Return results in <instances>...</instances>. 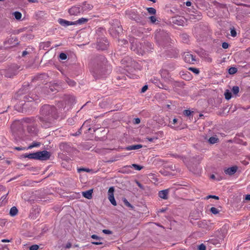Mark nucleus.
Masks as SVG:
<instances>
[{
  "label": "nucleus",
  "instance_id": "79ce46f5",
  "mask_svg": "<svg viewBox=\"0 0 250 250\" xmlns=\"http://www.w3.org/2000/svg\"><path fill=\"white\" fill-rule=\"evenodd\" d=\"M177 122V119L174 118L173 119L172 121L170 122L169 123L171 124L170 125H174Z\"/></svg>",
  "mask_w": 250,
  "mask_h": 250
},
{
  "label": "nucleus",
  "instance_id": "9b49d317",
  "mask_svg": "<svg viewBox=\"0 0 250 250\" xmlns=\"http://www.w3.org/2000/svg\"><path fill=\"white\" fill-rule=\"evenodd\" d=\"M93 8V6L90 4H88L86 2H84L83 3V5L82 7L81 8V10H82V12H84L85 11H89L91 9H92V8Z\"/></svg>",
  "mask_w": 250,
  "mask_h": 250
},
{
  "label": "nucleus",
  "instance_id": "4d7b16f0",
  "mask_svg": "<svg viewBox=\"0 0 250 250\" xmlns=\"http://www.w3.org/2000/svg\"><path fill=\"white\" fill-rule=\"evenodd\" d=\"M29 2H35L36 0H28Z\"/></svg>",
  "mask_w": 250,
  "mask_h": 250
},
{
  "label": "nucleus",
  "instance_id": "603ef678",
  "mask_svg": "<svg viewBox=\"0 0 250 250\" xmlns=\"http://www.w3.org/2000/svg\"><path fill=\"white\" fill-rule=\"evenodd\" d=\"M135 123L136 124H139L140 123V120L139 118L135 119Z\"/></svg>",
  "mask_w": 250,
  "mask_h": 250
},
{
  "label": "nucleus",
  "instance_id": "7ed1b4c3",
  "mask_svg": "<svg viewBox=\"0 0 250 250\" xmlns=\"http://www.w3.org/2000/svg\"><path fill=\"white\" fill-rule=\"evenodd\" d=\"M50 156V152L46 150L37 152V160L46 161L49 159Z\"/></svg>",
  "mask_w": 250,
  "mask_h": 250
},
{
  "label": "nucleus",
  "instance_id": "0eeeda50",
  "mask_svg": "<svg viewBox=\"0 0 250 250\" xmlns=\"http://www.w3.org/2000/svg\"><path fill=\"white\" fill-rule=\"evenodd\" d=\"M168 192L169 190L167 189L161 190L159 191L158 195L161 198L166 200L168 198Z\"/></svg>",
  "mask_w": 250,
  "mask_h": 250
},
{
  "label": "nucleus",
  "instance_id": "a211bd4d",
  "mask_svg": "<svg viewBox=\"0 0 250 250\" xmlns=\"http://www.w3.org/2000/svg\"><path fill=\"white\" fill-rule=\"evenodd\" d=\"M41 144L39 142H33L32 144H31L28 147V149H31L35 147H38L40 146Z\"/></svg>",
  "mask_w": 250,
  "mask_h": 250
},
{
  "label": "nucleus",
  "instance_id": "ddd939ff",
  "mask_svg": "<svg viewBox=\"0 0 250 250\" xmlns=\"http://www.w3.org/2000/svg\"><path fill=\"white\" fill-rule=\"evenodd\" d=\"M24 156L25 158H27L30 159L37 160V152L33 153L25 154Z\"/></svg>",
  "mask_w": 250,
  "mask_h": 250
},
{
  "label": "nucleus",
  "instance_id": "f257e3e1",
  "mask_svg": "<svg viewBox=\"0 0 250 250\" xmlns=\"http://www.w3.org/2000/svg\"><path fill=\"white\" fill-rule=\"evenodd\" d=\"M40 121L42 126L47 128L50 126L52 121L55 118L56 114V108L50 105H44L41 109Z\"/></svg>",
  "mask_w": 250,
  "mask_h": 250
},
{
  "label": "nucleus",
  "instance_id": "f8f14e48",
  "mask_svg": "<svg viewBox=\"0 0 250 250\" xmlns=\"http://www.w3.org/2000/svg\"><path fill=\"white\" fill-rule=\"evenodd\" d=\"M142 147V146L141 145H135L129 146L126 147L125 149L126 150H135L138 149Z\"/></svg>",
  "mask_w": 250,
  "mask_h": 250
},
{
  "label": "nucleus",
  "instance_id": "9d476101",
  "mask_svg": "<svg viewBox=\"0 0 250 250\" xmlns=\"http://www.w3.org/2000/svg\"><path fill=\"white\" fill-rule=\"evenodd\" d=\"M93 189H91L82 192L83 196L86 199H91L92 197Z\"/></svg>",
  "mask_w": 250,
  "mask_h": 250
},
{
  "label": "nucleus",
  "instance_id": "cd10ccee",
  "mask_svg": "<svg viewBox=\"0 0 250 250\" xmlns=\"http://www.w3.org/2000/svg\"><path fill=\"white\" fill-rule=\"evenodd\" d=\"M158 139V137L156 136H154L152 137H147L146 138V139L150 142H154Z\"/></svg>",
  "mask_w": 250,
  "mask_h": 250
},
{
  "label": "nucleus",
  "instance_id": "a18cd8bd",
  "mask_svg": "<svg viewBox=\"0 0 250 250\" xmlns=\"http://www.w3.org/2000/svg\"><path fill=\"white\" fill-rule=\"evenodd\" d=\"M15 149L20 151V150H25V148L22 147H15Z\"/></svg>",
  "mask_w": 250,
  "mask_h": 250
},
{
  "label": "nucleus",
  "instance_id": "864d4df0",
  "mask_svg": "<svg viewBox=\"0 0 250 250\" xmlns=\"http://www.w3.org/2000/svg\"><path fill=\"white\" fill-rule=\"evenodd\" d=\"M71 244L70 243H68L66 245V248H67V249L70 248L71 247Z\"/></svg>",
  "mask_w": 250,
  "mask_h": 250
},
{
  "label": "nucleus",
  "instance_id": "052dcab7",
  "mask_svg": "<svg viewBox=\"0 0 250 250\" xmlns=\"http://www.w3.org/2000/svg\"><path fill=\"white\" fill-rule=\"evenodd\" d=\"M32 100H36V99L32 98Z\"/></svg>",
  "mask_w": 250,
  "mask_h": 250
},
{
  "label": "nucleus",
  "instance_id": "4be33fe9",
  "mask_svg": "<svg viewBox=\"0 0 250 250\" xmlns=\"http://www.w3.org/2000/svg\"><path fill=\"white\" fill-rule=\"evenodd\" d=\"M225 98L227 100H229L231 98V93L229 90H227L225 93Z\"/></svg>",
  "mask_w": 250,
  "mask_h": 250
},
{
  "label": "nucleus",
  "instance_id": "6ab92c4d",
  "mask_svg": "<svg viewBox=\"0 0 250 250\" xmlns=\"http://www.w3.org/2000/svg\"><path fill=\"white\" fill-rule=\"evenodd\" d=\"M109 201L110 202V203L113 205V206H116L117 205V203H116V202L115 200V198H114V196H108V197Z\"/></svg>",
  "mask_w": 250,
  "mask_h": 250
},
{
  "label": "nucleus",
  "instance_id": "5701e85b",
  "mask_svg": "<svg viewBox=\"0 0 250 250\" xmlns=\"http://www.w3.org/2000/svg\"><path fill=\"white\" fill-rule=\"evenodd\" d=\"M237 71V69L236 67H232L229 68V73L230 74H234Z\"/></svg>",
  "mask_w": 250,
  "mask_h": 250
},
{
  "label": "nucleus",
  "instance_id": "de8ad7c7",
  "mask_svg": "<svg viewBox=\"0 0 250 250\" xmlns=\"http://www.w3.org/2000/svg\"><path fill=\"white\" fill-rule=\"evenodd\" d=\"M186 4L187 6H190L191 5V2L189 1H188L186 2Z\"/></svg>",
  "mask_w": 250,
  "mask_h": 250
},
{
  "label": "nucleus",
  "instance_id": "ea45409f",
  "mask_svg": "<svg viewBox=\"0 0 250 250\" xmlns=\"http://www.w3.org/2000/svg\"><path fill=\"white\" fill-rule=\"evenodd\" d=\"M222 46L224 49H227L229 47V44L227 42H224L222 43Z\"/></svg>",
  "mask_w": 250,
  "mask_h": 250
},
{
  "label": "nucleus",
  "instance_id": "680f3d73",
  "mask_svg": "<svg viewBox=\"0 0 250 250\" xmlns=\"http://www.w3.org/2000/svg\"><path fill=\"white\" fill-rule=\"evenodd\" d=\"M161 211L163 212V211H164V210L162 209V211Z\"/></svg>",
  "mask_w": 250,
  "mask_h": 250
},
{
  "label": "nucleus",
  "instance_id": "f3484780",
  "mask_svg": "<svg viewBox=\"0 0 250 250\" xmlns=\"http://www.w3.org/2000/svg\"><path fill=\"white\" fill-rule=\"evenodd\" d=\"M127 167H133L136 170H140L142 169H143V167L138 165H137V164H132L131 166H129Z\"/></svg>",
  "mask_w": 250,
  "mask_h": 250
},
{
  "label": "nucleus",
  "instance_id": "bb28decb",
  "mask_svg": "<svg viewBox=\"0 0 250 250\" xmlns=\"http://www.w3.org/2000/svg\"><path fill=\"white\" fill-rule=\"evenodd\" d=\"M114 188L113 187H110L108 191V196H114Z\"/></svg>",
  "mask_w": 250,
  "mask_h": 250
},
{
  "label": "nucleus",
  "instance_id": "1a4fd4ad",
  "mask_svg": "<svg viewBox=\"0 0 250 250\" xmlns=\"http://www.w3.org/2000/svg\"><path fill=\"white\" fill-rule=\"evenodd\" d=\"M104 42H105L104 43H103L101 42H98L97 43V49L102 50H105L107 48V46L108 45V42L106 40H104Z\"/></svg>",
  "mask_w": 250,
  "mask_h": 250
},
{
  "label": "nucleus",
  "instance_id": "6e6d98bb",
  "mask_svg": "<svg viewBox=\"0 0 250 250\" xmlns=\"http://www.w3.org/2000/svg\"><path fill=\"white\" fill-rule=\"evenodd\" d=\"M27 52L26 51H24L23 52H22V56H24V55H25L26 54H27Z\"/></svg>",
  "mask_w": 250,
  "mask_h": 250
},
{
  "label": "nucleus",
  "instance_id": "a878e982",
  "mask_svg": "<svg viewBox=\"0 0 250 250\" xmlns=\"http://www.w3.org/2000/svg\"><path fill=\"white\" fill-rule=\"evenodd\" d=\"M232 91L234 94H237L239 92V87L237 86H235L232 87Z\"/></svg>",
  "mask_w": 250,
  "mask_h": 250
},
{
  "label": "nucleus",
  "instance_id": "b1692460",
  "mask_svg": "<svg viewBox=\"0 0 250 250\" xmlns=\"http://www.w3.org/2000/svg\"><path fill=\"white\" fill-rule=\"evenodd\" d=\"M67 83L71 86L75 85L76 83L73 80H70L69 78H67L66 80Z\"/></svg>",
  "mask_w": 250,
  "mask_h": 250
},
{
  "label": "nucleus",
  "instance_id": "f03ea898",
  "mask_svg": "<svg viewBox=\"0 0 250 250\" xmlns=\"http://www.w3.org/2000/svg\"><path fill=\"white\" fill-rule=\"evenodd\" d=\"M97 66H95V71L97 73L104 74V70L108 68L106 65L107 60L104 56H100L96 59ZM110 67V66H109Z\"/></svg>",
  "mask_w": 250,
  "mask_h": 250
},
{
  "label": "nucleus",
  "instance_id": "6e6552de",
  "mask_svg": "<svg viewBox=\"0 0 250 250\" xmlns=\"http://www.w3.org/2000/svg\"><path fill=\"white\" fill-rule=\"evenodd\" d=\"M237 170V167L234 166L225 170V173L229 175L234 174Z\"/></svg>",
  "mask_w": 250,
  "mask_h": 250
},
{
  "label": "nucleus",
  "instance_id": "5fc2aeb1",
  "mask_svg": "<svg viewBox=\"0 0 250 250\" xmlns=\"http://www.w3.org/2000/svg\"><path fill=\"white\" fill-rule=\"evenodd\" d=\"M166 73H167V70H163L162 72L161 75H162V76H163L164 74H166Z\"/></svg>",
  "mask_w": 250,
  "mask_h": 250
},
{
  "label": "nucleus",
  "instance_id": "2eb2a0df",
  "mask_svg": "<svg viewBox=\"0 0 250 250\" xmlns=\"http://www.w3.org/2000/svg\"><path fill=\"white\" fill-rule=\"evenodd\" d=\"M210 144H214L219 141V139L216 137H211L208 140Z\"/></svg>",
  "mask_w": 250,
  "mask_h": 250
},
{
  "label": "nucleus",
  "instance_id": "dca6fc26",
  "mask_svg": "<svg viewBox=\"0 0 250 250\" xmlns=\"http://www.w3.org/2000/svg\"><path fill=\"white\" fill-rule=\"evenodd\" d=\"M18 209L15 207H13L11 208L10 210V214L12 216H15L18 213Z\"/></svg>",
  "mask_w": 250,
  "mask_h": 250
},
{
  "label": "nucleus",
  "instance_id": "c756f323",
  "mask_svg": "<svg viewBox=\"0 0 250 250\" xmlns=\"http://www.w3.org/2000/svg\"><path fill=\"white\" fill-rule=\"evenodd\" d=\"M59 57H60V59H61L62 60H64L67 59V55L66 54H65L64 53H61L60 54Z\"/></svg>",
  "mask_w": 250,
  "mask_h": 250
},
{
  "label": "nucleus",
  "instance_id": "3c124183",
  "mask_svg": "<svg viewBox=\"0 0 250 250\" xmlns=\"http://www.w3.org/2000/svg\"><path fill=\"white\" fill-rule=\"evenodd\" d=\"M1 242L5 243V242H10V240L8 239H2L1 240Z\"/></svg>",
  "mask_w": 250,
  "mask_h": 250
},
{
  "label": "nucleus",
  "instance_id": "f704fd0d",
  "mask_svg": "<svg viewBox=\"0 0 250 250\" xmlns=\"http://www.w3.org/2000/svg\"><path fill=\"white\" fill-rule=\"evenodd\" d=\"M149 18L152 23H155L157 21V19L155 16H150Z\"/></svg>",
  "mask_w": 250,
  "mask_h": 250
},
{
  "label": "nucleus",
  "instance_id": "20e7f679",
  "mask_svg": "<svg viewBox=\"0 0 250 250\" xmlns=\"http://www.w3.org/2000/svg\"><path fill=\"white\" fill-rule=\"evenodd\" d=\"M183 58L185 62L193 64L195 62V57L189 52H185L183 55Z\"/></svg>",
  "mask_w": 250,
  "mask_h": 250
},
{
  "label": "nucleus",
  "instance_id": "e433bc0d",
  "mask_svg": "<svg viewBox=\"0 0 250 250\" xmlns=\"http://www.w3.org/2000/svg\"><path fill=\"white\" fill-rule=\"evenodd\" d=\"M90 171V170L89 169H88V168H80L78 169V171L79 172L85 171V172H88Z\"/></svg>",
  "mask_w": 250,
  "mask_h": 250
},
{
  "label": "nucleus",
  "instance_id": "c85d7f7f",
  "mask_svg": "<svg viewBox=\"0 0 250 250\" xmlns=\"http://www.w3.org/2000/svg\"><path fill=\"white\" fill-rule=\"evenodd\" d=\"M188 69L193 72V73H194L195 74H198L199 73V69L196 68L189 67Z\"/></svg>",
  "mask_w": 250,
  "mask_h": 250
},
{
  "label": "nucleus",
  "instance_id": "58836bf2",
  "mask_svg": "<svg viewBox=\"0 0 250 250\" xmlns=\"http://www.w3.org/2000/svg\"><path fill=\"white\" fill-rule=\"evenodd\" d=\"M103 232L106 234H111L112 233V231L108 229H103Z\"/></svg>",
  "mask_w": 250,
  "mask_h": 250
},
{
  "label": "nucleus",
  "instance_id": "49530a36",
  "mask_svg": "<svg viewBox=\"0 0 250 250\" xmlns=\"http://www.w3.org/2000/svg\"><path fill=\"white\" fill-rule=\"evenodd\" d=\"M8 193L6 194L5 195L2 196L1 198V200H2V202H3L7 197Z\"/></svg>",
  "mask_w": 250,
  "mask_h": 250
},
{
  "label": "nucleus",
  "instance_id": "bf43d9fd",
  "mask_svg": "<svg viewBox=\"0 0 250 250\" xmlns=\"http://www.w3.org/2000/svg\"><path fill=\"white\" fill-rule=\"evenodd\" d=\"M140 53H141V54H143L144 53H145V51H144V50H143L142 52H141Z\"/></svg>",
  "mask_w": 250,
  "mask_h": 250
},
{
  "label": "nucleus",
  "instance_id": "c03bdc74",
  "mask_svg": "<svg viewBox=\"0 0 250 250\" xmlns=\"http://www.w3.org/2000/svg\"><path fill=\"white\" fill-rule=\"evenodd\" d=\"M91 243L94 245H102L103 244L102 242H101L100 241L92 242Z\"/></svg>",
  "mask_w": 250,
  "mask_h": 250
},
{
  "label": "nucleus",
  "instance_id": "8fccbe9b",
  "mask_svg": "<svg viewBox=\"0 0 250 250\" xmlns=\"http://www.w3.org/2000/svg\"><path fill=\"white\" fill-rule=\"evenodd\" d=\"M245 199L246 200L250 201V194L247 195L246 196Z\"/></svg>",
  "mask_w": 250,
  "mask_h": 250
},
{
  "label": "nucleus",
  "instance_id": "412c9836",
  "mask_svg": "<svg viewBox=\"0 0 250 250\" xmlns=\"http://www.w3.org/2000/svg\"><path fill=\"white\" fill-rule=\"evenodd\" d=\"M210 211L212 213L214 214H217L220 212V210L218 208L214 207L211 208Z\"/></svg>",
  "mask_w": 250,
  "mask_h": 250
},
{
  "label": "nucleus",
  "instance_id": "4c0bfd02",
  "mask_svg": "<svg viewBox=\"0 0 250 250\" xmlns=\"http://www.w3.org/2000/svg\"><path fill=\"white\" fill-rule=\"evenodd\" d=\"M148 89V86L146 85H144L141 89V93H144Z\"/></svg>",
  "mask_w": 250,
  "mask_h": 250
},
{
  "label": "nucleus",
  "instance_id": "423d86ee",
  "mask_svg": "<svg viewBox=\"0 0 250 250\" xmlns=\"http://www.w3.org/2000/svg\"><path fill=\"white\" fill-rule=\"evenodd\" d=\"M58 22L61 25L64 26L75 25L74 21H69L62 19H59L58 20Z\"/></svg>",
  "mask_w": 250,
  "mask_h": 250
},
{
  "label": "nucleus",
  "instance_id": "7c9ffc66",
  "mask_svg": "<svg viewBox=\"0 0 250 250\" xmlns=\"http://www.w3.org/2000/svg\"><path fill=\"white\" fill-rule=\"evenodd\" d=\"M39 246L38 245H33L29 247V250H38Z\"/></svg>",
  "mask_w": 250,
  "mask_h": 250
},
{
  "label": "nucleus",
  "instance_id": "473e14b6",
  "mask_svg": "<svg viewBox=\"0 0 250 250\" xmlns=\"http://www.w3.org/2000/svg\"><path fill=\"white\" fill-rule=\"evenodd\" d=\"M184 115L186 116H189L190 115L191 112L189 110H185L183 112Z\"/></svg>",
  "mask_w": 250,
  "mask_h": 250
},
{
  "label": "nucleus",
  "instance_id": "aec40b11",
  "mask_svg": "<svg viewBox=\"0 0 250 250\" xmlns=\"http://www.w3.org/2000/svg\"><path fill=\"white\" fill-rule=\"evenodd\" d=\"M147 11L150 14L155 15L156 13L155 9L152 7H148L146 8Z\"/></svg>",
  "mask_w": 250,
  "mask_h": 250
},
{
  "label": "nucleus",
  "instance_id": "72a5a7b5",
  "mask_svg": "<svg viewBox=\"0 0 250 250\" xmlns=\"http://www.w3.org/2000/svg\"><path fill=\"white\" fill-rule=\"evenodd\" d=\"M198 250H206V247L205 245L203 244H201L198 246Z\"/></svg>",
  "mask_w": 250,
  "mask_h": 250
},
{
  "label": "nucleus",
  "instance_id": "37998d69",
  "mask_svg": "<svg viewBox=\"0 0 250 250\" xmlns=\"http://www.w3.org/2000/svg\"><path fill=\"white\" fill-rule=\"evenodd\" d=\"M210 198H214L216 200L219 199V197L215 195H209L207 197L208 199Z\"/></svg>",
  "mask_w": 250,
  "mask_h": 250
},
{
  "label": "nucleus",
  "instance_id": "a19ab883",
  "mask_svg": "<svg viewBox=\"0 0 250 250\" xmlns=\"http://www.w3.org/2000/svg\"><path fill=\"white\" fill-rule=\"evenodd\" d=\"M67 146V144L62 143H61L60 145V147L61 149H64Z\"/></svg>",
  "mask_w": 250,
  "mask_h": 250
},
{
  "label": "nucleus",
  "instance_id": "4468645a",
  "mask_svg": "<svg viewBox=\"0 0 250 250\" xmlns=\"http://www.w3.org/2000/svg\"><path fill=\"white\" fill-rule=\"evenodd\" d=\"M88 19L84 18L79 19L78 20L75 21V25L76 24H81L86 22L88 21Z\"/></svg>",
  "mask_w": 250,
  "mask_h": 250
},
{
  "label": "nucleus",
  "instance_id": "39448f33",
  "mask_svg": "<svg viewBox=\"0 0 250 250\" xmlns=\"http://www.w3.org/2000/svg\"><path fill=\"white\" fill-rule=\"evenodd\" d=\"M69 13L71 15L76 16L81 13H83L81 10V8L79 6H74L72 7L71 8L69 9Z\"/></svg>",
  "mask_w": 250,
  "mask_h": 250
},
{
  "label": "nucleus",
  "instance_id": "2f4dec72",
  "mask_svg": "<svg viewBox=\"0 0 250 250\" xmlns=\"http://www.w3.org/2000/svg\"><path fill=\"white\" fill-rule=\"evenodd\" d=\"M91 238L92 239H95V240H99L100 241L102 238L97 235L93 234L91 235Z\"/></svg>",
  "mask_w": 250,
  "mask_h": 250
},
{
  "label": "nucleus",
  "instance_id": "13d9d810",
  "mask_svg": "<svg viewBox=\"0 0 250 250\" xmlns=\"http://www.w3.org/2000/svg\"><path fill=\"white\" fill-rule=\"evenodd\" d=\"M210 177L212 179H214L215 178V176L214 175H211Z\"/></svg>",
  "mask_w": 250,
  "mask_h": 250
},
{
  "label": "nucleus",
  "instance_id": "393cba45",
  "mask_svg": "<svg viewBox=\"0 0 250 250\" xmlns=\"http://www.w3.org/2000/svg\"><path fill=\"white\" fill-rule=\"evenodd\" d=\"M13 15H14L15 18L17 20H20L22 16L21 13L19 12H15L14 13H13Z\"/></svg>",
  "mask_w": 250,
  "mask_h": 250
},
{
  "label": "nucleus",
  "instance_id": "09e8293b",
  "mask_svg": "<svg viewBox=\"0 0 250 250\" xmlns=\"http://www.w3.org/2000/svg\"><path fill=\"white\" fill-rule=\"evenodd\" d=\"M32 120V119L30 118H27L25 119V122H26L27 123H30Z\"/></svg>",
  "mask_w": 250,
  "mask_h": 250
},
{
  "label": "nucleus",
  "instance_id": "c9c22d12",
  "mask_svg": "<svg viewBox=\"0 0 250 250\" xmlns=\"http://www.w3.org/2000/svg\"><path fill=\"white\" fill-rule=\"evenodd\" d=\"M231 36L234 37L236 36V32L234 29H231L230 31Z\"/></svg>",
  "mask_w": 250,
  "mask_h": 250
}]
</instances>
